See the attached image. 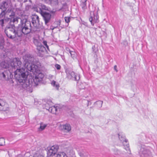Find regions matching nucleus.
I'll return each mask as SVG.
<instances>
[{
  "label": "nucleus",
  "mask_w": 157,
  "mask_h": 157,
  "mask_svg": "<svg viewBox=\"0 0 157 157\" xmlns=\"http://www.w3.org/2000/svg\"><path fill=\"white\" fill-rule=\"evenodd\" d=\"M69 53L71 54V57H72L73 58H74V55L75 54V52L73 51H71L70 50L69 51Z\"/></svg>",
  "instance_id": "7c9ffc66"
},
{
  "label": "nucleus",
  "mask_w": 157,
  "mask_h": 157,
  "mask_svg": "<svg viewBox=\"0 0 157 157\" xmlns=\"http://www.w3.org/2000/svg\"><path fill=\"white\" fill-rule=\"evenodd\" d=\"M7 72L6 71L2 72L0 73V77L1 78L3 79H6V76L7 75Z\"/></svg>",
  "instance_id": "aec40b11"
},
{
  "label": "nucleus",
  "mask_w": 157,
  "mask_h": 157,
  "mask_svg": "<svg viewBox=\"0 0 157 157\" xmlns=\"http://www.w3.org/2000/svg\"><path fill=\"white\" fill-rule=\"evenodd\" d=\"M43 108L46 109V110H48V111H49L50 108L51 107V106L49 105V104L48 103H47L43 105Z\"/></svg>",
  "instance_id": "412c9836"
},
{
  "label": "nucleus",
  "mask_w": 157,
  "mask_h": 157,
  "mask_svg": "<svg viewBox=\"0 0 157 157\" xmlns=\"http://www.w3.org/2000/svg\"><path fill=\"white\" fill-rule=\"evenodd\" d=\"M94 48H95V46H92V48L93 49V51L94 52H96V51H95V49H94Z\"/></svg>",
  "instance_id": "58836bf2"
},
{
  "label": "nucleus",
  "mask_w": 157,
  "mask_h": 157,
  "mask_svg": "<svg viewBox=\"0 0 157 157\" xmlns=\"http://www.w3.org/2000/svg\"><path fill=\"white\" fill-rule=\"evenodd\" d=\"M4 40L3 38L0 37V48L2 49L3 47Z\"/></svg>",
  "instance_id": "4be33fe9"
},
{
  "label": "nucleus",
  "mask_w": 157,
  "mask_h": 157,
  "mask_svg": "<svg viewBox=\"0 0 157 157\" xmlns=\"http://www.w3.org/2000/svg\"><path fill=\"white\" fill-rule=\"evenodd\" d=\"M57 27V26H54L53 25H52L51 26V28L52 30H53L55 29Z\"/></svg>",
  "instance_id": "c9c22d12"
},
{
  "label": "nucleus",
  "mask_w": 157,
  "mask_h": 157,
  "mask_svg": "<svg viewBox=\"0 0 157 157\" xmlns=\"http://www.w3.org/2000/svg\"><path fill=\"white\" fill-rule=\"evenodd\" d=\"M7 17H4V19L0 20V26L3 27L6 25L8 24Z\"/></svg>",
  "instance_id": "2eb2a0df"
},
{
  "label": "nucleus",
  "mask_w": 157,
  "mask_h": 157,
  "mask_svg": "<svg viewBox=\"0 0 157 157\" xmlns=\"http://www.w3.org/2000/svg\"><path fill=\"white\" fill-rule=\"evenodd\" d=\"M58 147L56 145H53L50 147L47 151L48 156H51L54 155L58 151Z\"/></svg>",
  "instance_id": "9b49d317"
},
{
  "label": "nucleus",
  "mask_w": 157,
  "mask_h": 157,
  "mask_svg": "<svg viewBox=\"0 0 157 157\" xmlns=\"http://www.w3.org/2000/svg\"><path fill=\"white\" fill-rule=\"evenodd\" d=\"M44 77V75L41 73L36 75L34 78H30L28 81H27L25 84H24V86L25 87L27 88L38 85L42 81Z\"/></svg>",
  "instance_id": "20e7f679"
},
{
  "label": "nucleus",
  "mask_w": 157,
  "mask_h": 157,
  "mask_svg": "<svg viewBox=\"0 0 157 157\" xmlns=\"http://www.w3.org/2000/svg\"><path fill=\"white\" fill-rule=\"evenodd\" d=\"M55 86L56 87L57 90H58L59 87V85L58 83H56Z\"/></svg>",
  "instance_id": "f704fd0d"
},
{
  "label": "nucleus",
  "mask_w": 157,
  "mask_h": 157,
  "mask_svg": "<svg viewBox=\"0 0 157 157\" xmlns=\"http://www.w3.org/2000/svg\"><path fill=\"white\" fill-rule=\"evenodd\" d=\"M7 15L9 17H7L8 24L5 32L7 36L10 39L21 37L23 34L27 35L31 31L34 32L40 30L39 19L37 15H34L32 17V26L30 21L16 16L13 11Z\"/></svg>",
  "instance_id": "f257e3e1"
},
{
  "label": "nucleus",
  "mask_w": 157,
  "mask_h": 157,
  "mask_svg": "<svg viewBox=\"0 0 157 157\" xmlns=\"http://www.w3.org/2000/svg\"><path fill=\"white\" fill-rule=\"evenodd\" d=\"M31 7V6H29V5H28V6H26V10H27L28 9V8H29V7Z\"/></svg>",
  "instance_id": "ea45409f"
},
{
  "label": "nucleus",
  "mask_w": 157,
  "mask_h": 157,
  "mask_svg": "<svg viewBox=\"0 0 157 157\" xmlns=\"http://www.w3.org/2000/svg\"><path fill=\"white\" fill-rule=\"evenodd\" d=\"M33 43L37 47L41 44L39 41L36 39H34Z\"/></svg>",
  "instance_id": "a878e982"
},
{
  "label": "nucleus",
  "mask_w": 157,
  "mask_h": 157,
  "mask_svg": "<svg viewBox=\"0 0 157 157\" xmlns=\"http://www.w3.org/2000/svg\"><path fill=\"white\" fill-rule=\"evenodd\" d=\"M17 1L20 3V10H21L22 9V6L23 5L22 3V2L23 0H17Z\"/></svg>",
  "instance_id": "2f4dec72"
},
{
  "label": "nucleus",
  "mask_w": 157,
  "mask_h": 157,
  "mask_svg": "<svg viewBox=\"0 0 157 157\" xmlns=\"http://www.w3.org/2000/svg\"><path fill=\"white\" fill-rule=\"evenodd\" d=\"M63 128L67 132H69L71 130V127L70 125L68 124H66L63 125Z\"/></svg>",
  "instance_id": "f3484780"
},
{
  "label": "nucleus",
  "mask_w": 157,
  "mask_h": 157,
  "mask_svg": "<svg viewBox=\"0 0 157 157\" xmlns=\"http://www.w3.org/2000/svg\"><path fill=\"white\" fill-rule=\"evenodd\" d=\"M33 157H44L43 156L41 155H35Z\"/></svg>",
  "instance_id": "4c0bfd02"
},
{
  "label": "nucleus",
  "mask_w": 157,
  "mask_h": 157,
  "mask_svg": "<svg viewBox=\"0 0 157 157\" xmlns=\"http://www.w3.org/2000/svg\"><path fill=\"white\" fill-rule=\"evenodd\" d=\"M29 2H30L31 3H32V1H31V0H29Z\"/></svg>",
  "instance_id": "c03bdc74"
},
{
  "label": "nucleus",
  "mask_w": 157,
  "mask_h": 157,
  "mask_svg": "<svg viewBox=\"0 0 157 157\" xmlns=\"http://www.w3.org/2000/svg\"><path fill=\"white\" fill-rule=\"evenodd\" d=\"M87 0H82V2L81 4V6L83 10L86 9V2Z\"/></svg>",
  "instance_id": "a211bd4d"
},
{
  "label": "nucleus",
  "mask_w": 157,
  "mask_h": 157,
  "mask_svg": "<svg viewBox=\"0 0 157 157\" xmlns=\"http://www.w3.org/2000/svg\"><path fill=\"white\" fill-rule=\"evenodd\" d=\"M5 139L3 138H0V146H3L5 144Z\"/></svg>",
  "instance_id": "bb28decb"
},
{
  "label": "nucleus",
  "mask_w": 157,
  "mask_h": 157,
  "mask_svg": "<svg viewBox=\"0 0 157 157\" xmlns=\"http://www.w3.org/2000/svg\"><path fill=\"white\" fill-rule=\"evenodd\" d=\"M5 105V102L2 99H0V106H3Z\"/></svg>",
  "instance_id": "cd10ccee"
},
{
  "label": "nucleus",
  "mask_w": 157,
  "mask_h": 157,
  "mask_svg": "<svg viewBox=\"0 0 157 157\" xmlns=\"http://www.w3.org/2000/svg\"><path fill=\"white\" fill-rule=\"evenodd\" d=\"M103 102L101 101H97L95 103V105H98V107L100 108L101 107L102 105Z\"/></svg>",
  "instance_id": "393cba45"
},
{
  "label": "nucleus",
  "mask_w": 157,
  "mask_h": 157,
  "mask_svg": "<svg viewBox=\"0 0 157 157\" xmlns=\"http://www.w3.org/2000/svg\"><path fill=\"white\" fill-rule=\"evenodd\" d=\"M117 66L116 65H115L114 66V69L117 72L118 71V70L117 69Z\"/></svg>",
  "instance_id": "e433bc0d"
},
{
  "label": "nucleus",
  "mask_w": 157,
  "mask_h": 157,
  "mask_svg": "<svg viewBox=\"0 0 157 157\" xmlns=\"http://www.w3.org/2000/svg\"><path fill=\"white\" fill-rule=\"evenodd\" d=\"M43 44L45 47L47 48L48 50H49L48 46L47 44V42L46 41H43Z\"/></svg>",
  "instance_id": "c756f323"
},
{
  "label": "nucleus",
  "mask_w": 157,
  "mask_h": 157,
  "mask_svg": "<svg viewBox=\"0 0 157 157\" xmlns=\"http://www.w3.org/2000/svg\"><path fill=\"white\" fill-rule=\"evenodd\" d=\"M40 127L39 128V131H42L44 130L47 126V124L41 123L40 124Z\"/></svg>",
  "instance_id": "6ab92c4d"
},
{
  "label": "nucleus",
  "mask_w": 157,
  "mask_h": 157,
  "mask_svg": "<svg viewBox=\"0 0 157 157\" xmlns=\"http://www.w3.org/2000/svg\"><path fill=\"white\" fill-rule=\"evenodd\" d=\"M37 49L38 51V55L41 57H45V55L47 52L45 47L41 44L37 47Z\"/></svg>",
  "instance_id": "9d476101"
},
{
  "label": "nucleus",
  "mask_w": 157,
  "mask_h": 157,
  "mask_svg": "<svg viewBox=\"0 0 157 157\" xmlns=\"http://www.w3.org/2000/svg\"><path fill=\"white\" fill-rule=\"evenodd\" d=\"M138 153L140 157H153L149 148L144 145H142L139 147Z\"/></svg>",
  "instance_id": "423d86ee"
},
{
  "label": "nucleus",
  "mask_w": 157,
  "mask_h": 157,
  "mask_svg": "<svg viewBox=\"0 0 157 157\" xmlns=\"http://www.w3.org/2000/svg\"><path fill=\"white\" fill-rule=\"evenodd\" d=\"M65 21L66 22L68 23L70 21V17H65L64 18Z\"/></svg>",
  "instance_id": "c85d7f7f"
},
{
  "label": "nucleus",
  "mask_w": 157,
  "mask_h": 157,
  "mask_svg": "<svg viewBox=\"0 0 157 157\" xmlns=\"http://www.w3.org/2000/svg\"><path fill=\"white\" fill-rule=\"evenodd\" d=\"M56 157H68L66 154L64 152H62L58 154Z\"/></svg>",
  "instance_id": "5701e85b"
},
{
  "label": "nucleus",
  "mask_w": 157,
  "mask_h": 157,
  "mask_svg": "<svg viewBox=\"0 0 157 157\" xmlns=\"http://www.w3.org/2000/svg\"><path fill=\"white\" fill-rule=\"evenodd\" d=\"M57 23H58V24L59 25H60V22H57Z\"/></svg>",
  "instance_id": "37998d69"
},
{
  "label": "nucleus",
  "mask_w": 157,
  "mask_h": 157,
  "mask_svg": "<svg viewBox=\"0 0 157 157\" xmlns=\"http://www.w3.org/2000/svg\"><path fill=\"white\" fill-rule=\"evenodd\" d=\"M24 60V67L27 70L30 72L34 73L38 71V67L36 65L32 64L33 58L30 54H26L23 57Z\"/></svg>",
  "instance_id": "7ed1b4c3"
},
{
  "label": "nucleus",
  "mask_w": 157,
  "mask_h": 157,
  "mask_svg": "<svg viewBox=\"0 0 157 157\" xmlns=\"http://www.w3.org/2000/svg\"><path fill=\"white\" fill-rule=\"evenodd\" d=\"M56 82L55 81L53 80L51 83V84L52 86H55V85L56 84Z\"/></svg>",
  "instance_id": "72a5a7b5"
},
{
  "label": "nucleus",
  "mask_w": 157,
  "mask_h": 157,
  "mask_svg": "<svg viewBox=\"0 0 157 157\" xmlns=\"http://www.w3.org/2000/svg\"><path fill=\"white\" fill-rule=\"evenodd\" d=\"M59 107L58 106L54 105V106H51L49 109V112L51 113L56 114L57 111L59 110Z\"/></svg>",
  "instance_id": "4468645a"
},
{
  "label": "nucleus",
  "mask_w": 157,
  "mask_h": 157,
  "mask_svg": "<svg viewBox=\"0 0 157 157\" xmlns=\"http://www.w3.org/2000/svg\"><path fill=\"white\" fill-rule=\"evenodd\" d=\"M43 17L45 21V23L47 25L50 21L51 17V14L48 12H45L40 14Z\"/></svg>",
  "instance_id": "ddd939ff"
},
{
  "label": "nucleus",
  "mask_w": 157,
  "mask_h": 157,
  "mask_svg": "<svg viewBox=\"0 0 157 157\" xmlns=\"http://www.w3.org/2000/svg\"><path fill=\"white\" fill-rule=\"evenodd\" d=\"M118 137L120 141L124 145V148L126 151L130 152L128 140L126 139L124 135L122 133H120L118 134Z\"/></svg>",
  "instance_id": "6e6552de"
},
{
  "label": "nucleus",
  "mask_w": 157,
  "mask_h": 157,
  "mask_svg": "<svg viewBox=\"0 0 157 157\" xmlns=\"http://www.w3.org/2000/svg\"><path fill=\"white\" fill-rule=\"evenodd\" d=\"M67 78L70 79L75 81H78L80 79V75L77 73H75L70 69H67L65 70Z\"/></svg>",
  "instance_id": "0eeeda50"
},
{
  "label": "nucleus",
  "mask_w": 157,
  "mask_h": 157,
  "mask_svg": "<svg viewBox=\"0 0 157 157\" xmlns=\"http://www.w3.org/2000/svg\"><path fill=\"white\" fill-rule=\"evenodd\" d=\"M78 154L81 157H87L88 154L84 150H81L78 152Z\"/></svg>",
  "instance_id": "dca6fc26"
},
{
  "label": "nucleus",
  "mask_w": 157,
  "mask_h": 157,
  "mask_svg": "<svg viewBox=\"0 0 157 157\" xmlns=\"http://www.w3.org/2000/svg\"><path fill=\"white\" fill-rule=\"evenodd\" d=\"M11 63L6 62L5 61L0 63V65L3 68H6L10 66L16 70L14 72V76L20 82H25V79L27 78L25 70L23 68H21L22 63L18 58H13L11 60Z\"/></svg>",
  "instance_id": "f03ea898"
},
{
  "label": "nucleus",
  "mask_w": 157,
  "mask_h": 157,
  "mask_svg": "<svg viewBox=\"0 0 157 157\" xmlns=\"http://www.w3.org/2000/svg\"><path fill=\"white\" fill-rule=\"evenodd\" d=\"M114 154L116 155H119L121 154V151L117 148H114L113 150Z\"/></svg>",
  "instance_id": "b1692460"
},
{
  "label": "nucleus",
  "mask_w": 157,
  "mask_h": 157,
  "mask_svg": "<svg viewBox=\"0 0 157 157\" xmlns=\"http://www.w3.org/2000/svg\"><path fill=\"white\" fill-rule=\"evenodd\" d=\"M98 18L97 12L94 11H90L89 20L92 25H94L95 23L98 22Z\"/></svg>",
  "instance_id": "1a4fd4ad"
},
{
  "label": "nucleus",
  "mask_w": 157,
  "mask_h": 157,
  "mask_svg": "<svg viewBox=\"0 0 157 157\" xmlns=\"http://www.w3.org/2000/svg\"><path fill=\"white\" fill-rule=\"evenodd\" d=\"M53 76V75H49V77L50 78H52V77Z\"/></svg>",
  "instance_id": "a19ab883"
},
{
  "label": "nucleus",
  "mask_w": 157,
  "mask_h": 157,
  "mask_svg": "<svg viewBox=\"0 0 157 157\" xmlns=\"http://www.w3.org/2000/svg\"><path fill=\"white\" fill-rule=\"evenodd\" d=\"M35 10L40 14L46 12L45 11L48 10V8L45 5L41 4L39 5L37 8H35Z\"/></svg>",
  "instance_id": "f8f14e48"
},
{
  "label": "nucleus",
  "mask_w": 157,
  "mask_h": 157,
  "mask_svg": "<svg viewBox=\"0 0 157 157\" xmlns=\"http://www.w3.org/2000/svg\"><path fill=\"white\" fill-rule=\"evenodd\" d=\"M10 1L6 0L3 1L0 4V17H2L6 14H8L13 11L12 8Z\"/></svg>",
  "instance_id": "39448f33"
},
{
  "label": "nucleus",
  "mask_w": 157,
  "mask_h": 157,
  "mask_svg": "<svg viewBox=\"0 0 157 157\" xmlns=\"http://www.w3.org/2000/svg\"><path fill=\"white\" fill-rule=\"evenodd\" d=\"M55 67L57 70H59L61 67L60 66L57 64H55Z\"/></svg>",
  "instance_id": "473e14b6"
},
{
  "label": "nucleus",
  "mask_w": 157,
  "mask_h": 157,
  "mask_svg": "<svg viewBox=\"0 0 157 157\" xmlns=\"http://www.w3.org/2000/svg\"><path fill=\"white\" fill-rule=\"evenodd\" d=\"M28 1V0H24V2L25 3Z\"/></svg>",
  "instance_id": "79ce46f5"
},
{
  "label": "nucleus",
  "mask_w": 157,
  "mask_h": 157,
  "mask_svg": "<svg viewBox=\"0 0 157 157\" xmlns=\"http://www.w3.org/2000/svg\"><path fill=\"white\" fill-rule=\"evenodd\" d=\"M83 88H80V89H83Z\"/></svg>",
  "instance_id": "a18cd8bd"
}]
</instances>
